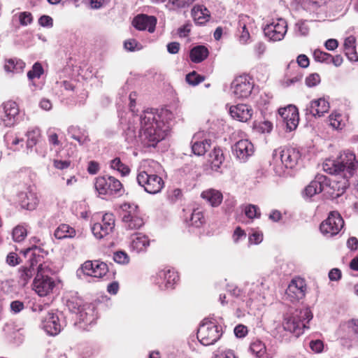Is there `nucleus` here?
I'll list each match as a JSON object with an SVG mask.
<instances>
[{
  "mask_svg": "<svg viewBox=\"0 0 358 358\" xmlns=\"http://www.w3.org/2000/svg\"><path fill=\"white\" fill-rule=\"evenodd\" d=\"M136 93L129 94V108L133 113L124 128L125 140L130 144L141 143L145 147H155L166 136L169 130V122L173 114L168 109L158 111L155 109L145 110L138 117L134 115Z\"/></svg>",
  "mask_w": 358,
  "mask_h": 358,
  "instance_id": "f257e3e1",
  "label": "nucleus"
},
{
  "mask_svg": "<svg viewBox=\"0 0 358 358\" xmlns=\"http://www.w3.org/2000/svg\"><path fill=\"white\" fill-rule=\"evenodd\" d=\"M313 317L309 308L296 309L293 312L287 313L283 316L282 329L297 338L303 334L305 329H309L308 323Z\"/></svg>",
  "mask_w": 358,
  "mask_h": 358,
  "instance_id": "f03ea898",
  "label": "nucleus"
},
{
  "mask_svg": "<svg viewBox=\"0 0 358 358\" xmlns=\"http://www.w3.org/2000/svg\"><path fill=\"white\" fill-rule=\"evenodd\" d=\"M358 166L355 155L348 150L340 155L336 160L327 159L323 163V169L329 174H343L344 178L352 177Z\"/></svg>",
  "mask_w": 358,
  "mask_h": 358,
  "instance_id": "7ed1b4c3",
  "label": "nucleus"
},
{
  "mask_svg": "<svg viewBox=\"0 0 358 358\" xmlns=\"http://www.w3.org/2000/svg\"><path fill=\"white\" fill-rule=\"evenodd\" d=\"M52 273L48 262L40 263L33 281V289L40 296H45L52 292L56 284L50 275Z\"/></svg>",
  "mask_w": 358,
  "mask_h": 358,
  "instance_id": "20e7f679",
  "label": "nucleus"
},
{
  "mask_svg": "<svg viewBox=\"0 0 358 358\" xmlns=\"http://www.w3.org/2000/svg\"><path fill=\"white\" fill-rule=\"evenodd\" d=\"M222 327L208 319H204L197 331V338L203 345L215 344L222 336Z\"/></svg>",
  "mask_w": 358,
  "mask_h": 358,
  "instance_id": "39448f33",
  "label": "nucleus"
},
{
  "mask_svg": "<svg viewBox=\"0 0 358 358\" xmlns=\"http://www.w3.org/2000/svg\"><path fill=\"white\" fill-rule=\"evenodd\" d=\"M273 159L275 162L278 161L281 163V167H275V172L280 174L284 171L283 167L286 169H293L298 163L300 158V153L294 148H280L275 150L273 154Z\"/></svg>",
  "mask_w": 358,
  "mask_h": 358,
  "instance_id": "423d86ee",
  "label": "nucleus"
},
{
  "mask_svg": "<svg viewBox=\"0 0 358 358\" xmlns=\"http://www.w3.org/2000/svg\"><path fill=\"white\" fill-rule=\"evenodd\" d=\"M122 208V220L124 227L129 230H136L144 225L138 206L134 203H124Z\"/></svg>",
  "mask_w": 358,
  "mask_h": 358,
  "instance_id": "0eeeda50",
  "label": "nucleus"
},
{
  "mask_svg": "<svg viewBox=\"0 0 358 358\" xmlns=\"http://www.w3.org/2000/svg\"><path fill=\"white\" fill-rule=\"evenodd\" d=\"M40 250L39 248L35 246L34 248H27L22 251L24 256L32 252L29 263L21 266L18 270L20 282L23 286L26 285L36 273V267H38V264L41 262L36 258V250L39 251Z\"/></svg>",
  "mask_w": 358,
  "mask_h": 358,
  "instance_id": "6e6552de",
  "label": "nucleus"
},
{
  "mask_svg": "<svg viewBox=\"0 0 358 358\" xmlns=\"http://www.w3.org/2000/svg\"><path fill=\"white\" fill-rule=\"evenodd\" d=\"M94 186L99 194L103 195L121 194L122 190V185L120 181L110 176L96 178Z\"/></svg>",
  "mask_w": 358,
  "mask_h": 358,
  "instance_id": "1a4fd4ad",
  "label": "nucleus"
},
{
  "mask_svg": "<svg viewBox=\"0 0 358 358\" xmlns=\"http://www.w3.org/2000/svg\"><path fill=\"white\" fill-rule=\"evenodd\" d=\"M136 180L146 192L151 194L160 192L164 186V182L161 177L156 174H149L145 171L139 172Z\"/></svg>",
  "mask_w": 358,
  "mask_h": 358,
  "instance_id": "9d476101",
  "label": "nucleus"
},
{
  "mask_svg": "<svg viewBox=\"0 0 358 358\" xmlns=\"http://www.w3.org/2000/svg\"><path fill=\"white\" fill-rule=\"evenodd\" d=\"M0 124L6 127L15 125L20 120V109L17 103L13 101H7L1 106Z\"/></svg>",
  "mask_w": 358,
  "mask_h": 358,
  "instance_id": "9b49d317",
  "label": "nucleus"
},
{
  "mask_svg": "<svg viewBox=\"0 0 358 358\" xmlns=\"http://www.w3.org/2000/svg\"><path fill=\"white\" fill-rule=\"evenodd\" d=\"M343 225L344 221L339 213L332 211L329 213L328 217L321 223L320 229L323 235L330 238L338 234Z\"/></svg>",
  "mask_w": 358,
  "mask_h": 358,
  "instance_id": "f8f14e48",
  "label": "nucleus"
},
{
  "mask_svg": "<svg viewBox=\"0 0 358 358\" xmlns=\"http://www.w3.org/2000/svg\"><path fill=\"white\" fill-rule=\"evenodd\" d=\"M254 84L248 76L236 77L231 84V91L236 99H246L252 93Z\"/></svg>",
  "mask_w": 358,
  "mask_h": 358,
  "instance_id": "ddd939ff",
  "label": "nucleus"
},
{
  "mask_svg": "<svg viewBox=\"0 0 358 358\" xmlns=\"http://www.w3.org/2000/svg\"><path fill=\"white\" fill-rule=\"evenodd\" d=\"M179 279L178 273L173 268H164L159 270L153 277L154 282L161 289H172Z\"/></svg>",
  "mask_w": 358,
  "mask_h": 358,
  "instance_id": "4468645a",
  "label": "nucleus"
},
{
  "mask_svg": "<svg viewBox=\"0 0 358 358\" xmlns=\"http://www.w3.org/2000/svg\"><path fill=\"white\" fill-rule=\"evenodd\" d=\"M287 31V22L282 18L273 20L271 23L266 24L264 28L265 36L272 41H280L282 40Z\"/></svg>",
  "mask_w": 358,
  "mask_h": 358,
  "instance_id": "2eb2a0df",
  "label": "nucleus"
},
{
  "mask_svg": "<svg viewBox=\"0 0 358 358\" xmlns=\"http://www.w3.org/2000/svg\"><path fill=\"white\" fill-rule=\"evenodd\" d=\"M115 227L114 215L106 213L101 222L95 223L92 227V231L97 239H101L109 235Z\"/></svg>",
  "mask_w": 358,
  "mask_h": 358,
  "instance_id": "dca6fc26",
  "label": "nucleus"
},
{
  "mask_svg": "<svg viewBox=\"0 0 358 358\" xmlns=\"http://www.w3.org/2000/svg\"><path fill=\"white\" fill-rule=\"evenodd\" d=\"M278 113L286 124L287 129L289 131L294 130L299 124V116L297 108L294 105H289L285 108H280Z\"/></svg>",
  "mask_w": 358,
  "mask_h": 358,
  "instance_id": "f3484780",
  "label": "nucleus"
},
{
  "mask_svg": "<svg viewBox=\"0 0 358 358\" xmlns=\"http://www.w3.org/2000/svg\"><path fill=\"white\" fill-rule=\"evenodd\" d=\"M233 155L241 162H245L254 154V145L248 139H241L231 147Z\"/></svg>",
  "mask_w": 358,
  "mask_h": 358,
  "instance_id": "a211bd4d",
  "label": "nucleus"
},
{
  "mask_svg": "<svg viewBox=\"0 0 358 358\" xmlns=\"http://www.w3.org/2000/svg\"><path fill=\"white\" fill-rule=\"evenodd\" d=\"M81 270L85 275L94 278H101L106 274L108 268L107 264L103 262L88 260L82 264Z\"/></svg>",
  "mask_w": 358,
  "mask_h": 358,
  "instance_id": "6ab92c4d",
  "label": "nucleus"
},
{
  "mask_svg": "<svg viewBox=\"0 0 358 358\" xmlns=\"http://www.w3.org/2000/svg\"><path fill=\"white\" fill-rule=\"evenodd\" d=\"M62 327L63 324L57 313H48L42 320V329L50 336L57 335L61 331Z\"/></svg>",
  "mask_w": 358,
  "mask_h": 358,
  "instance_id": "aec40b11",
  "label": "nucleus"
},
{
  "mask_svg": "<svg viewBox=\"0 0 358 358\" xmlns=\"http://www.w3.org/2000/svg\"><path fill=\"white\" fill-rule=\"evenodd\" d=\"M306 286L301 278L294 279L291 281L286 294L291 301H299L305 296Z\"/></svg>",
  "mask_w": 358,
  "mask_h": 358,
  "instance_id": "412c9836",
  "label": "nucleus"
},
{
  "mask_svg": "<svg viewBox=\"0 0 358 358\" xmlns=\"http://www.w3.org/2000/svg\"><path fill=\"white\" fill-rule=\"evenodd\" d=\"M329 185V180L327 176L318 174L315 179L305 188L303 196L311 198L315 194L322 192L325 186Z\"/></svg>",
  "mask_w": 358,
  "mask_h": 358,
  "instance_id": "4be33fe9",
  "label": "nucleus"
},
{
  "mask_svg": "<svg viewBox=\"0 0 358 358\" xmlns=\"http://www.w3.org/2000/svg\"><path fill=\"white\" fill-rule=\"evenodd\" d=\"M157 19L154 16L141 14L136 16L132 22L133 26L138 30H148L150 33L155 31Z\"/></svg>",
  "mask_w": 358,
  "mask_h": 358,
  "instance_id": "5701e85b",
  "label": "nucleus"
},
{
  "mask_svg": "<svg viewBox=\"0 0 358 358\" xmlns=\"http://www.w3.org/2000/svg\"><path fill=\"white\" fill-rule=\"evenodd\" d=\"M329 110V103L324 98L313 100L306 108V114L321 117Z\"/></svg>",
  "mask_w": 358,
  "mask_h": 358,
  "instance_id": "b1692460",
  "label": "nucleus"
},
{
  "mask_svg": "<svg viewBox=\"0 0 358 358\" xmlns=\"http://www.w3.org/2000/svg\"><path fill=\"white\" fill-rule=\"evenodd\" d=\"M67 133L72 139L78 143L80 146L88 147L91 139L89 136V132L86 129L71 125L68 128Z\"/></svg>",
  "mask_w": 358,
  "mask_h": 358,
  "instance_id": "393cba45",
  "label": "nucleus"
},
{
  "mask_svg": "<svg viewBox=\"0 0 358 358\" xmlns=\"http://www.w3.org/2000/svg\"><path fill=\"white\" fill-rule=\"evenodd\" d=\"M66 306L70 311L79 314V321L85 324H90L94 319L92 317H88L87 313L81 310L83 306V300L79 298L71 297L67 300Z\"/></svg>",
  "mask_w": 358,
  "mask_h": 358,
  "instance_id": "a878e982",
  "label": "nucleus"
},
{
  "mask_svg": "<svg viewBox=\"0 0 358 358\" xmlns=\"http://www.w3.org/2000/svg\"><path fill=\"white\" fill-rule=\"evenodd\" d=\"M18 200L22 208L29 210L35 209L39 201L36 193L31 189L20 192Z\"/></svg>",
  "mask_w": 358,
  "mask_h": 358,
  "instance_id": "bb28decb",
  "label": "nucleus"
},
{
  "mask_svg": "<svg viewBox=\"0 0 358 358\" xmlns=\"http://www.w3.org/2000/svg\"><path fill=\"white\" fill-rule=\"evenodd\" d=\"M203 132L195 134L192 140V150L198 156L203 155L210 147V141L203 138Z\"/></svg>",
  "mask_w": 358,
  "mask_h": 358,
  "instance_id": "cd10ccee",
  "label": "nucleus"
},
{
  "mask_svg": "<svg viewBox=\"0 0 358 358\" xmlns=\"http://www.w3.org/2000/svg\"><path fill=\"white\" fill-rule=\"evenodd\" d=\"M231 116L240 122H247L252 115V109L246 104L231 106L229 108Z\"/></svg>",
  "mask_w": 358,
  "mask_h": 358,
  "instance_id": "c85d7f7f",
  "label": "nucleus"
},
{
  "mask_svg": "<svg viewBox=\"0 0 358 358\" xmlns=\"http://www.w3.org/2000/svg\"><path fill=\"white\" fill-rule=\"evenodd\" d=\"M150 243L149 238L142 233L134 234L130 237V248L138 253L145 252L150 246Z\"/></svg>",
  "mask_w": 358,
  "mask_h": 358,
  "instance_id": "c756f323",
  "label": "nucleus"
},
{
  "mask_svg": "<svg viewBox=\"0 0 358 358\" xmlns=\"http://www.w3.org/2000/svg\"><path fill=\"white\" fill-rule=\"evenodd\" d=\"M192 16L196 24L201 25L209 21L210 13L205 6L198 4L192 9Z\"/></svg>",
  "mask_w": 358,
  "mask_h": 358,
  "instance_id": "7c9ffc66",
  "label": "nucleus"
},
{
  "mask_svg": "<svg viewBox=\"0 0 358 358\" xmlns=\"http://www.w3.org/2000/svg\"><path fill=\"white\" fill-rule=\"evenodd\" d=\"M201 196L213 207L220 206L223 199V196L221 192L215 189H208L204 190L202 192Z\"/></svg>",
  "mask_w": 358,
  "mask_h": 358,
  "instance_id": "2f4dec72",
  "label": "nucleus"
},
{
  "mask_svg": "<svg viewBox=\"0 0 358 358\" xmlns=\"http://www.w3.org/2000/svg\"><path fill=\"white\" fill-rule=\"evenodd\" d=\"M208 161L213 171L221 172L220 169L224 161V156L222 150L220 148H214L213 150L209 154Z\"/></svg>",
  "mask_w": 358,
  "mask_h": 358,
  "instance_id": "473e14b6",
  "label": "nucleus"
},
{
  "mask_svg": "<svg viewBox=\"0 0 358 358\" xmlns=\"http://www.w3.org/2000/svg\"><path fill=\"white\" fill-rule=\"evenodd\" d=\"M249 20L250 18L247 15L239 16L238 29L240 34L238 36V41L243 45L247 44L250 38V35L247 27V22Z\"/></svg>",
  "mask_w": 358,
  "mask_h": 358,
  "instance_id": "72a5a7b5",
  "label": "nucleus"
},
{
  "mask_svg": "<svg viewBox=\"0 0 358 358\" xmlns=\"http://www.w3.org/2000/svg\"><path fill=\"white\" fill-rule=\"evenodd\" d=\"M188 227H201L206 222L203 213L199 209H194L189 217L185 220Z\"/></svg>",
  "mask_w": 358,
  "mask_h": 358,
  "instance_id": "f704fd0d",
  "label": "nucleus"
},
{
  "mask_svg": "<svg viewBox=\"0 0 358 358\" xmlns=\"http://www.w3.org/2000/svg\"><path fill=\"white\" fill-rule=\"evenodd\" d=\"M356 38L353 36H350L345 39L344 50L347 57L352 62L358 61V55L355 46Z\"/></svg>",
  "mask_w": 358,
  "mask_h": 358,
  "instance_id": "c9c22d12",
  "label": "nucleus"
},
{
  "mask_svg": "<svg viewBox=\"0 0 358 358\" xmlns=\"http://www.w3.org/2000/svg\"><path fill=\"white\" fill-rule=\"evenodd\" d=\"M209 52L204 45H196L189 52V58L194 63H200L205 60L208 56Z\"/></svg>",
  "mask_w": 358,
  "mask_h": 358,
  "instance_id": "e433bc0d",
  "label": "nucleus"
},
{
  "mask_svg": "<svg viewBox=\"0 0 358 358\" xmlns=\"http://www.w3.org/2000/svg\"><path fill=\"white\" fill-rule=\"evenodd\" d=\"M76 230L66 224H60L55 231L54 235L57 239L73 238L76 236Z\"/></svg>",
  "mask_w": 358,
  "mask_h": 358,
  "instance_id": "4c0bfd02",
  "label": "nucleus"
},
{
  "mask_svg": "<svg viewBox=\"0 0 358 358\" xmlns=\"http://www.w3.org/2000/svg\"><path fill=\"white\" fill-rule=\"evenodd\" d=\"M250 351L258 358H268L266 354L265 344L259 340H256L250 344Z\"/></svg>",
  "mask_w": 358,
  "mask_h": 358,
  "instance_id": "58836bf2",
  "label": "nucleus"
},
{
  "mask_svg": "<svg viewBox=\"0 0 358 358\" xmlns=\"http://www.w3.org/2000/svg\"><path fill=\"white\" fill-rule=\"evenodd\" d=\"M27 145L33 148L41 138V130L38 127L30 128L27 132Z\"/></svg>",
  "mask_w": 358,
  "mask_h": 358,
  "instance_id": "ea45409f",
  "label": "nucleus"
},
{
  "mask_svg": "<svg viewBox=\"0 0 358 358\" xmlns=\"http://www.w3.org/2000/svg\"><path fill=\"white\" fill-rule=\"evenodd\" d=\"M110 167L118 171L122 176H127L130 173L129 166L122 163L119 157H115L110 161Z\"/></svg>",
  "mask_w": 358,
  "mask_h": 358,
  "instance_id": "a19ab883",
  "label": "nucleus"
},
{
  "mask_svg": "<svg viewBox=\"0 0 358 358\" xmlns=\"http://www.w3.org/2000/svg\"><path fill=\"white\" fill-rule=\"evenodd\" d=\"M194 0H169L166 7L169 10H177L189 7Z\"/></svg>",
  "mask_w": 358,
  "mask_h": 358,
  "instance_id": "79ce46f5",
  "label": "nucleus"
},
{
  "mask_svg": "<svg viewBox=\"0 0 358 358\" xmlns=\"http://www.w3.org/2000/svg\"><path fill=\"white\" fill-rule=\"evenodd\" d=\"M44 71L42 65L39 62H36L30 71L27 72V77L31 85L36 86L34 80L35 78H39L43 73Z\"/></svg>",
  "mask_w": 358,
  "mask_h": 358,
  "instance_id": "37998d69",
  "label": "nucleus"
},
{
  "mask_svg": "<svg viewBox=\"0 0 358 358\" xmlns=\"http://www.w3.org/2000/svg\"><path fill=\"white\" fill-rule=\"evenodd\" d=\"M24 66L25 64L22 61L10 59L7 61L4 68L8 72H19L24 69Z\"/></svg>",
  "mask_w": 358,
  "mask_h": 358,
  "instance_id": "c03bdc74",
  "label": "nucleus"
},
{
  "mask_svg": "<svg viewBox=\"0 0 358 358\" xmlns=\"http://www.w3.org/2000/svg\"><path fill=\"white\" fill-rule=\"evenodd\" d=\"M27 235V229L22 225L16 226L12 233L13 239L15 242H21L26 238Z\"/></svg>",
  "mask_w": 358,
  "mask_h": 358,
  "instance_id": "a18cd8bd",
  "label": "nucleus"
},
{
  "mask_svg": "<svg viewBox=\"0 0 358 358\" xmlns=\"http://www.w3.org/2000/svg\"><path fill=\"white\" fill-rule=\"evenodd\" d=\"M212 358H236V357L232 350L218 348L214 352Z\"/></svg>",
  "mask_w": 358,
  "mask_h": 358,
  "instance_id": "49530a36",
  "label": "nucleus"
},
{
  "mask_svg": "<svg viewBox=\"0 0 358 358\" xmlns=\"http://www.w3.org/2000/svg\"><path fill=\"white\" fill-rule=\"evenodd\" d=\"M329 125L334 129H341L344 126L341 115L339 114H331L329 117Z\"/></svg>",
  "mask_w": 358,
  "mask_h": 358,
  "instance_id": "de8ad7c7",
  "label": "nucleus"
},
{
  "mask_svg": "<svg viewBox=\"0 0 358 358\" xmlns=\"http://www.w3.org/2000/svg\"><path fill=\"white\" fill-rule=\"evenodd\" d=\"M204 80V77L198 74L195 71L188 73L186 76V81L189 85L195 86Z\"/></svg>",
  "mask_w": 358,
  "mask_h": 358,
  "instance_id": "09e8293b",
  "label": "nucleus"
},
{
  "mask_svg": "<svg viewBox=\"0 0 358 358\" xmlns=\"http://www.w3.org/2000/svg\"><path fill=\"white\" fill-rule=\"evenodd\" d=\"M331 55L320 50H315L313 52V57L316 62L330 64Z\"/></svg>",
  "mask_w": 358,
  "mask_h": 358,
  "instance_id": "8fccbe9b",
  "label": "nucleus"
},
{
  "mask_svg": "<svg viewBox=\"0 0 358 358\" xmlns=\"http://www.w3.org/2000/svg\"><path fill=\"white\" fill-rule=\"evenodd\" d=\"M245 214L250 219H254L260 216L259 208L252 204H249L245 208Z\"/></svg>",
  "mask_w": 358,
  "mask_h": 358,
  "instance_id": "3c124183",
  "label": "nucleus"
},
{
  "mask_svg": "<svg viewBox=\"0 0 358 358\" xmlns=\"http://www.w3.org/2000/svg\"><path fill=\"white\" fill-rule=\"evenodd\" d=\"M113 260L120 264H126L129 262L128 255L124 251H117L113 254Z\"/></svg>",
  "mask_w": 358,
  "mask_h": 358,
  "instance_id": "603ef678",
  "label": "nucleus"
},
{
  "mask_svg": "<svg viewBox=\"0 0 358 358\" xmlns=\"http://www.w3.org/2000/svg\"><path fill=\"white\" fill-rule=\"evenodd\" d=\"M24 309V304L19 300L13 301L10 304V312L13 315H16Z\"/></svg>",
  "mask_w": 358,
  "mask_h": 358,
  "instance_id": "864d4df0",
  "label": "nucleus"
},
{
  "mask_svg": "<svg viewBox=\"0 0 358 358\" xmlns=\"http://www.w3.org/2000/svg\"><path fill=\"white\" fill-rule=\"evenodd\" d=\"M320 82V77L317 73H312L306 78V84L308 87L316 86Z\"/></svg>",
  "mask_w": 358,
  "mask_h": 358,
  "instance_id": "5fc2aeb1",
  "label": "nucleus"
},
{
  "mask_svg": "<svg viewBox=\"0 0 358 358\" xmlns=\"http://www.w3.org/2000/svg\"><path fill=\"white\" fill-rule=\"evenodd\" d=\"M31 243L33 244L31 248H34L35 246L37 247V248H39L41 250L38 251V250H36V258L38 259H40V253H45V255H47V252H45L43 250V249L41 248V246L43 245L42 243H41V241L38 238V237H32L30 240Z\"/></svg>",
  "mask_w": 358,
  "mask_h": 358,
  "instance_id": "6e6d98bb",
  "label": "nucleus"
},
{
  "mask_svg": "<svg viewBox=\"0 0 358 358\" xmlns=\"http://www.w3.org/2000/svg\"><path fill=\"white\" fill-rule=\"evenodd\" d=\"M249 243L250 244H259L263 240V234L259 231H254L249 236Z\"/></svg>",
  "mask_w": 358,
  "mask_h": 358,
  "instance_id": "4d7b16f0",
  "label": "nucleus"
},
{
  "mask_svg": "<svg viewBox=\"0 0 358 358\" xmlns=\"http://www.w3.org/2000/svg\"><path fill=\"white\" fill-rule=\"evenodd\" d=\"M348 327L354 334L355 339L358 342V319H352L348 323Z\"/></svg>",
  "mask_w": 358,
  "mask_h": 358,
  "instance_id": "13d9d810",
  "label": "nucleus"
},
{
  "mask_svg": "<svg viewBox=\"0 0 358 358\" xmlns=\"http://www.w3.org/2000/svg\"><path fill=\"white\" fill-rule=\"evenodd\" d=\"M6 263L12 266H15L20 264V258L15 252H10L6 257Z\"/></svg>",
  "mask_w": 358,
  "mask_h": 358,
  "instance_id": "bf43d9fd",
  "label": "nucleus"
},
{
  "mask_svg": "<svg viewBox=\"0 0 358 358\" xmlns=\"http://www.w3.org/2000/svg\"><path fill=\"white\" fill-rule=\"evenodd\" d=\"M246 236V234L243 230L241 229V227H236L233 234V241L235 243H238L243 238H245Z\"/></svg>",
  "mask_w": 358,
  "mask_h": 358,
  "instance_id": "052dcab7",
  "label": "nucleus"
},
{
  "mask_svg": "<svg viewBox=\"0 0 358 358\" xmlns=\"http://www.w3.org/2000/svg\"><path fill=\"white\" fill-rule=\"evenodd\" d=\"M296 28L297 32L301 36H306L308 34L309 27H308L305 22H298L296 24Z\"/></svg>",
  "mask_w": 358,
  "mask_h": 358,
  "instance_id": "680f3d73",
  "label": "nucleus"
},
{
  "mask_svg": "<svg viewBox=\"0 0 358 358\" xmlns=\"http://www.w3.org/2000/svg\"><path fill=\"white\" fill-rule=\"evenodd\" d=\"M20 22L22 25L27 26L31 23L32 16L30 13L23 12L20 15Z\"/></svg>",
  "mask_w": 358,
  "mask_h": 358,
  "instance_id": "e2e57ef3",
  "label": "nucleus"
},
{
  "mask_svg": "<svg viewBox=\"0 0 358 358\" xmlns=\"http://www.w3.org/2000/svg\"><path fill=\"white\" fill-rule=\"evenodd\" d=\"M234 334L238 338H243L248 334V328L245 325L238 324L234 328Z\"/></svg>",
  "mask_w": 358,
  "mask_h": 358,
  "instance_id": "0e129e2a",
  "label": "nucleus"
},
{
  "mask_svg": "<svg viewBox=\"0 0 358 358\" xmlns=\"http://www.w3.org/2000/svg\"><path fill=\"white\" fill-rule=\"evenodd\" d=\"M71 164V162L69 160H59V159H55L53 161V165L55 168L63 170L66 169L69 167Z\"/></svg>",
  "mask_w": 358,
  "mask_h": 358,
  "instance_id": "69168bd1",
  "label": "nucleus"
},
{
  "mask_svg": "<svg viewBox=\"0 0 358 358\" xmlns=\"http://www.w3.org/2000/svg\"><path fill=\"white\" fill-rule=\"evenodd\" d=\"M323 343L320 340L312 341L310 343L311 350L317 353L321 352L323 350Z\"/></svg>",
  "mask_w": 358,
  "mask_h": 358,
  "instance_id": "338daca9",
  "label": "nucleus"
},
{
  "mask_svg": "<svg viewBox=\"0 0 358 358\" xmlns=\"http://www.w3.org/2000/svg\"><path fill=\"white\" fill-rule=\"evenodd\" d=\"M38 23L42 27H51L53 25V20L48 15H43L39 18Z\"/></svg>",
  "mask_w": 358,
  "mask_h": 358,
  "instance_id": "774afa93",
  "label": "nucleus"
}]
</instances>
